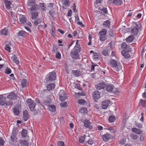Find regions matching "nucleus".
<instances>
[{"instance_id":"obj_22","label":"nucleus","mask_w":146,"mask_h":146,"mask_svg":"<svg viewBox=\"0 0 146 146\" xmlns=\"http://www.w3.org/2000/svg\"><path fill=\"white\" fill-rule=\"evenodd\" d=\"M19 142L22 146H29V142L26 140H20Z\"/></svg>"},{"instance_id":"obj_46","label":"nucleus","mask_w":146,"mask_h":146,"mask_svg":"<svg viewBox=\"0 0 146 146\" xmlns=\"http://www.w3.org/2000/svg\"><path fill=\"white\" fill-rule=\"evenodd\" d=\"M40 6H41V9L42 11H45L46 10V7L44 6V3H40Z\"/></svg>"},{"instance_id":"obj_2","label":"nucleus","mask_w":146,"mask_h":146,"mask_svg":"<svg viewBox=\"0 0 146 146\" xmlns=\"http://www.w3.org/2000/svg\"><path fill=\"white\" fill-rule=\"evenodd\" d=\"M107 30L105 29H102L99 32V39L101 41L103 42L107 39Z\"/></svg>"},{"instance_id":"obj_32","label":"nucleus","mask_w":146,"mask_h":146,"mask_svg":"<svg viewBox=\"0 0 146 146\" xmlns=\"http://www.w3.org/2000/svg\"><path fill=\"white\" fill-rule=\"evenodd\" d=\"M11 140L13 142H16L17 138L16 137V135L15 133H12V135H11Z\"/></svg>"},{"instance_id":"obj_8","label":"nucleus","mask_w":146,"mask_h":146,"mask_svg":"<svg viewBox=\"0 0 146 146\" xmlns=\"http://www.w3.org/2000/svg\"><path fill=\"white\" fill-rule=\"evenodd\" d=\"M121 48L123 50L122 51H130L131 50V48L129 47L127 43L125 42H123L121 44Z\"/></svg>"},{"instance_id":"obj_60","label":"nucleus","mask_w":146,"mask_h":146,"mask_svg":"<svg viewBox=\"0 0 146 146\" xmlns=\"http://www.w3.org/2000/svg\"><path fill=\"white\" fill-rule=\"evenodd\" d=\"M59 96H60V95L63 96L66 95L63 90H60L59 93Z\"/></svg>"},{"instance_id":"obj_52","label":"nucleus","mask_w":146,"mask_h":146,"mask_svg":"<svg viewBox=\"0 0 146 146\" xmlns=\"http://www.w3.org/2000/svg\"><path fill=\"white\" fill-rule=\"evenodd\" d=\"M92 65L91 66V71H94V68L96 66H98L97 64H94V63L92 62Z\"/></svg>"},{"instance_id":"obj_47","label":"nucleus","mask_w":146,"mask_h":146,"mask_svg":"<svg viewBox=\"0 0 146 146\" xmlns=\"http://www.w3.org/2000/svg\"><path fill=\"white\" fill-rule=\"evenodd\" d=\"M109 35L111 37H113L115 35L114 32V31L113 30L111 29L109 33Z\"/></svg>"},{"instance_id":"obj_39","label":"nucleus","mask_w":146,"mask_h":146,"mask_svg":"<svg viewBox=\"0 0 146 146\" xmlns=\"http://www.w3.org/2000/svg\"><path fill=\"white\" fill-rule=\"evenodd\" d=\"M7 33V30L6 29H4L0 31V34L1 35H6Z\"/></svg>"},{"instance_id":"obj_21","label":"nucleus","mask_w":146,"mask_h":146,"mask_svg":"<svg viewBox=\"0 0 146 146\" xmlns=\"http://www.w3.org/2000/svg\"><path fill=\"white\" fill-rule=\"evenodd\" d=\"M110 52L107 48L103 49L102 51V54L104 56H107L109 55Z\"/></svg>"},{"instance_id":"obj_5","label":"nucleus","mask_w":146,"mask_h":146,"mask_svg":"<svg viewBox=\"0 0 146 146\" xmlns=\"http://www.w3.org/2000/svg\"><path fill=\"white\" fill-rule=\"evenodd\" d=\"M140 29V28L139 26L135 23V25L133 27L131 30V33L133 35H136L138 34L139 31Z\"/></svg>"},{"instance_id":"obj_29","label":"nucleus","mask_w":146,"mask_h":146,"mask_svg":"<svg viewBox=\"0 0 146 146\" xmlns=\"http://www.w3.org/2000/svg\"><path fill=\"white\" fill-rule=\"evenodd\" d=\"M110 25V22L109 20H107L105 21L103 23V26L104 27L109 28Z\"/></svg>"},{"instance_id":"obj_53","label":"nucleus","mask_w":146,"mask_h":146,"mask_svg":"<svg viewBox=\"0 0 146 146\" xmlns=\"http://www.w3.org/2000/svg\"><path fill=\"white\" fill-rule=\"evenodd\" d=\"M13 60L14 62L17 64H18L19 63V61L17 57L16 56L13 57Z\"/></svg>"},{"instance_id":"obj_38","label":"nucleus","mask_w":146,"mask_h":146,"mask_svg":"<svg viewBox=\"0 0 146 146\" xmlns=\"http://www.w3.org/2000/svg\"><path fill=\"white\" fill-rule=\"evenodd\" d=\"M108 120L110 123H112L115 121V117L114 116L110 115L109 117Z\"/></svg>"},{"instance_id":"obj_3","label":"nucleus","mask_w":146,"mask_h":146,"mask_svg":"<svg viewBox=\"0 0 146 146\" xmlns=\"http://www.w3.org/2000/svg\"><path fill=\"white\" fill-rule=\"evenodd\" d=\"M56 78V73L54 72H50L46 75L45 78L46 82L48 83L49 82L53 81L55 80Z\"/></svg>"},{"instance_id":"obj_45","label":"nucleus","mask_w":146,"mask_h":146,"mask_svg":"<svg viewBox=\"0 0 146 146\" xmlns=\"http://www.w3.org/2000/svg\"><path fill=\"white\" fill-rule=\"evenodd\" d=\"M58 50V46L55 44H54L52 47V51L56 53Z\"/></svg>"},{"instance_id":"obj_63","label":"nucleus","mask_w":146,"mask_h":146,"mask_svg":"<svg viewBox=\"0 0 146 146\" xmlns=\"http://www.w3.org/2000/svg\"><path fill=\"white\" fill-rule=\"evenodd\" d=\"M76 5L75 3H73V9L74 12H77L78 11L77 9L76 8Z\"/></svg>"},{"instance_id":"obj_26","label":"nucleus","mask_w":146,"mask_h":146,"mask_svg":"<svg viewBox=\"0 0 146 146\" xmlns=\"http://www.w3.org/2000/svg\"><path fill=\"white\" fill-rule=\"evenodd\" d=\"M131 131L137 134H140L142 132V131L136 128H133L132 129Z\"/></svg>"},{"instance_id":"obj_35","label":"nucleus","mask_w":146,"mask_h":146,"mask_svg":"<svg viewBox=\"0 0 146 146\" xmlns=\"http://www.w3.org/2000/svg\"><path fill=\"white\" fill-rule=\"evenodd\" d=\"M38 14L37 12H35L31 13L32 19H35L38 16Z\"/></svg>"},{"instance_id":"obj_15","label":"nucleus","mask_w":146,"mask_h":146,"mask_svg":"<svg viewBox=\"0 0 146 146\" xmlns=\"http://www.w3.org/2000/svg\"><path fill=\"white\" fill-rule=\"evenodd\" d=\"M36 4V2L35 0H29L27 2V6L28 8L29 9L30 7L34 6Z\"/></svg>"},{"instance_id":"obj_61","label":"nucleus","mask_w":146,"mask_h":146,"mask_svg":"<svg viewBox=\"0 0 146 146\" xmlns=\"http://www.w3.org/2000/svg\"><path fill=\"white\" fill-rule=\"evenodd\" d=\"M75 88L79 90H82V88L80 87V85L79 84H76L75 85Z\"/></svg>"},{"instance_id":"obj_28","label":"nucleus","mask_w":146,"mask_h":146,"mask_svg":"<svg viewBox=\"0 0 146 146\" xmlns=\"http://www.w3.org/2000/svg\"><path fill=\"white\" fill-rule=\"evenodd\" d=\"M39 9V7L37 5H35L31 7H30V8L29 9V10L31 11L38 10Z\"/></svg>"},{"instance_id":"obj_18","label":"nucleus","mask_w":146,"mask_h":146,"mask_svg":"<svg viewBox=\"0 0 146 146\" xmlns=\"http://www.w3.org/2000/svg\"><path fill=\"white\" fill-rule=\"evenodd\" d=\"M139 105L140 107L141 106L144 108H146V100L141 99L139 100Z\"/></svg>"},{"instance_id":"obj_20","label":"nucleus","mask_w":146,"mask_h":146,"mask_svg":"<svg viewBox=\"0 0 146 146\" xmlns=\"http://www.w3.org/2000/svg\"><path fill=\"white\" fill-rule=\"evenodd\" d=\"M72 73L73 75L75 77H78L81 75V72L80 71L73 70H72Z\"/></svg>"},{"instance_id":"obj_50","label":"nucleus","mask_w":146,"mask_h":146,"mask_svg":"<svg viewBox=\"0 0 146 146\" xmlns=\"http://www.w3.org/2000/svg\"><path fill=\"white\" fill-rule=\"evenodd\" d=\"M121 67V65H117L116 67L115 68L116 69L115 70L117 72L121 71L122 70Z\"/></svg>"},{"instance_id":"obj_10","label":"nucleus","mask_w":146,"mask_h":146,"mask_svg":"<svg viewBox=\"0 0 146 146\" xmlns=\"http://www.w3.org/2000/svg\"><path fill=\"white\" fill-rule=\"evenodd\" d=\"M84 125L86 128L90 129H93V127L90 125L91 123L88 120L86 119L84 120L83 122Z\"/></svg>"},{"instance_id":"obj_33","label":"nucleus","mask_w":146,"mask_h":146,"mask_svg":"<svg viewBox=\"0 0 146 146\" xmlns=\"http://www.w3.org/2000/svg\"><path fill=\"white\" fill-rule=\"evenodd\" d=\"M122 3V0H114V4L116 5H120Z\"/></svg>"},{"instance_id":"obj_25","label":"nucleus","mask_w":146,"mask_h":146,"mask_svg":"<svg viewBox=\"0 0 146 146\" xmlns=\"http://www.w3.org/2000/svg\"><path fill=\"white\" fill-rule=\"evenodd\" d=\"M19 107L18 106H15L13 109L14 113L16 115H18L19 114Z\"/></svg>"},{"instance_id":"obj_58","label":"nucleus","mask_w":146,"mask_h":146,"mask_svg":"<svg viewBox=\"0 0 146 146\" xmlns=\"http://www.w3.org/2000/svg\"><path fill=\"white\" fill-rule=\"evenodd\" d=\"M55 11L51 10L50 11H49V13L50 15L53 18L54 17V15L55 14Z\"/></svg>"},{"instance_id":"obj_6","label":"nucleus","mask_w":146,"mask_h":146,"mask_svg":"<svg viewBox=\"0 0 146 146\" xmlns=\"http://www.w3.org/2000/svg\"><path fill=\"white\" fill-rule=\"evenodd\" d=\"M92 96L94 100L96 101L100 98V92L98 90L94 92L92 94Z\"/></svg>"},{"instance_id":"obj_42","label":"nucleus","mask_w":146,"mask_h":146,"mask_svg":"<svg viewBox=\"0 0 146 146\" xmlns=\"http://www.w3.org/2000/svg\"><path fill=\"white\" fill-rule=\"evenodd\" d=\"M67 98V95L62 96H59V99L60 101H65Z\"/></svg>"},{"instance_id":"obj_49","label":"nucleus","mask_w":146,"mask_h":146,"mask_svg":"<svg viewBox=\"0 0 146 146\" xmlns=\"http://www.w3.org/2000/svg\"><path fill=\"white\" fill-rule=\"evenodd\" d=\"M130 137L133 139L134 140H136L137 139L138 136L137 135H136L134 134H131L130 135Z\"/></svg>"},{"instance_id":"obj_23","label":"nucleus","mask_w":146,"mask_h":146,"mask_svg":"<svg viewBox=\"0 0 146 146\" xmlns=\"http://www.w3.org/2000/svg\"><path fill=\"white\" fill-rule=\"evenodd\" d=\"M110 64L111 66L113 68H116L117 66V62L114 59L110 60Z\"/></svg>"},{"instance_id":"obj_57","label":"nucleus","mask_w":146,"mask_h":146,"mask_svg":"<svg viewBox=\"0 0 146 146\" xmlns=\"http://www.w3.org/2000/svg\"><path fill=\"white\" fill-rule=\"evenodd\" d=\"M11 72V69L8 67L5 69V73L7 74H9Z\"/></svg>"},{"instance_id":"obj_55","label":"nucleus","mask_w":146,"mask_h":146,"mask_svg":"<svg viewBox=\"0 0 146 146\" xmlns=\"http://www.w3.org/2000/svg\"><path fill=\"white\" fill-rule=\"evenodd\" d=\"M57 146H65L64 142L62 141H59L57 144Z\"/></svg>"},{"instance_id":"obj_41","label":"nucleus","mask_w":146,"mask_h":146,"mask_svg":"<svg viewBox=\"0 0 146 146\" xmlns=\"http://www.w3.org/2000/svg\"><path fill=\"white\" fill-rule=\"evenodd\" d=\"M86 135H84L83 136L81 137L79 139V142L81 143H83L84 141Z\"/></svg>"},{"instance_id":"obj_7","label":"nucleus","mask_w":146,"mask_h":146,"mask_svg":"<svg viewBox=\"0 0 146 146\" xmlns=\"http://www.w3.org/2000/svg\"><path fill=\"white\" fill-rule=\"evenodd\" d=\"M110 103V101L109 100H106L103 101L102 104V109H106Z\"/></svg>"},{"instance_id":"obj_9","label":"nucleus","mask_w":146,"mask_h":146,"mask_svg":"<svg viewBox=\"0 0 146 146\" xmlns=\"http://www.w3.org/2000/svg\"><path fill=\"white\" fill-rule=\"evenodd\" d=\"M95 86L97 90H100L104 89L106 86V84L105 82H101L97 84Z\"/></svg>"},{"instance_id":"obj_14","label":"nucleus","mask_w":146,"mask_h":146,"mask_svg":"<svg viewBox=\"0 0 146 146\" xmlns=\"http://www.w3.org/2000/svg\"><path fill=\"white\" fill-rule=\"evenodd\" d=\"M19 20L20 23L23 24L26 23L27 19L26 17L24 15H20L19 17Z\"/></svg>"},{"instance_id":"obj_43","label":"nucleus","mask_w":146,"mask_h":146,"mask_svg":"<svg viewBox=\"0 0 146 146\" xmlns=\"http://www.w3.org/2000/svg\"><path fill=\"white\" fill-rule=\"evenodd\" d=\"M41 22V20L40 18L38 19L35 21L34 22V25H35L37 26Z\"/></svg>"},{"instance_id":"obj_36","label":"nucleus","mask_w":146,"mask_h":146,"mask_svg":"<svg viewBox=\"0 0 146 146\" xmlns=\"http://www.w3.org/2000/svg\"><path fill=\"white\" fill-rule=\"evenodd\" d=\"M4 3H5L6 8L8 9H9L11 8V2L10 1H7L4 2Z\"/></svg>"},{"instance_id":"obj_54","label":"nucleus","mask_w":146,"mask_h":146,"mask_svg":"<svg viewBox=\"0 0 146 146\" xmlns=\"http://www.w3.org/2000/svg\"><path fill=\"white\" fill-rule=\"evenodd\" d=\"M55 57L56 58L58 59H60L61 58V56L60 53L59 52H58L56 54Z\"/></svg>"},{"instance_id":"obj_13","label":"nucleus","mask_w":146,"mask_h":146,"mask_svg":"<svg viewBox=\"0 0 146 146\" xmlns=\"http://www.w3.org/2000/svg\"><path fill=\"white\" fill-rule=\"evenodd\" d=\"M7 97V98L11 100H12L16 99L17 98V96L14 92H11L9 94Z\"/></svg>"},{"instance_id":"obj_16","label":"nucleus","mask_w":146,"mask_h":146,"mask_svg":"<svg viewBox=\"0 0 146 146\" xmlns=\"http://www.w3.org/2000/svg\"><path fill=\"white\" fill-rule=\"evenodd\" d=\"M114 88V86L111 84H109L106 86V90L109 92H111Z\"/></svg>"},{"instance_id":"obj_1","label":"nucleus","mask_w":146,"mask_h":146,"mask_svg":"<svg viewBox=\"0 0 146 146\" xmlns=\"http://www.w3.org/2000/svg\"><path fill=\"white\" fill-rule=\"evenodd\" d=\"M81 48L79 46H75L70 52V56L74 60H76L79 58V53L80 51Z\"/></svg>"},{"instance_id":"obj_31","label":"nucleus","mask_w":146,"mask_h":146,"mask_svg":"<svg viewBox=\"0 0 146 146\" xmlns=\"http://www.w3.org/2000/svg\"><path fill=\"white\" fill-rule=\"evenodd\" d=\"M134 37L133 35H131L126 39V41L127 42H132L134 39Z\"/></svg>"},{"instance_id":"obj_51","label":"nucleus","mask_w":146,"mask_h":146,"mask_svg":"<svg viewBox=\"0 0 146 146\" xmlns=\"http://www.w3.org/2000/svg\"><path fill=\"white\" fill-rule=\"evenodd\" d=\"M13 104V102L10 100H8L7 101H6V100H5V105L6 106H10L12 105Z\"/></svg>"},{"instance_id":"obj_56","label":"nucleus","mask_w":146,"mask_h":146,"mask_svg":"<svg viewBox=\"0 0 146 146\" xmlns=\"http://www.w3.org/2000/svg\"><path fill=\"white\" fill-rule=\"evenodd\" d=\"M87 111V109L86 108H82L79 110L80 112L81 113H84Z\"/></svg>"},{"instance_id":"obj_37","label":"nucleus","mask_w":146,"mask_h":146,"mask_svg":"<svg viewBox=\"0 0 146 146\" xmlns=\"http://www.w3.org/2000/svg\"><path fill=\"white\" fill-rule=\"evenodd\" d=\"M27 133V131L26 129H23L21 131V134L23 137H26Z\"/></svg>"},{"instance_id":"obj_44","label":"nucleus","mask_w":146,"mask_h":146,"mask_svg":"<svg viewBox=\"0 0 146 146\" xmlns=\"http://www.w3.org/2000/svg\"><path fill=\"white\" fill-rule=\"evenodd\" d=\"M63 4L64 5L69 7L70 5L69 0H63Z\"/></svg>"},{"instance_id":"obj_59","label":"nucleus","mask_w":146,"mask_h":146,"mask_svg":"<svg viewBox=\"0 0 146 146\" xmlns=\"http://www.w3.org/2000/svg\"><path fill=\"white\" fill-rule=\"evenodd\" d=\"M86 102V101L83 99H80L78 101V103L81 104H84Z\"/></svg>"},{"instance_id":"obj_62","label":"nucleus","mask_w":146,"mask_h":146,"mask_svg":"<svg viewBox=\"0 0 146 146\" xmlns=\"http://www.w3.org/2000/svg\"><path fill=\"white\" fill-rule=\"evenodd\" d=\"M94 141L91 138L89 139L88 141V143L90 145H92L94 143Z\"/></svg>"},{"instance_id":"obj_30","label":"nucleus","mask_w":146,"mask_h":146,"mask_svg":"<svg viewBox=\"0 0 146 146\" xmlns=\"http://www.w3.org/2000/svg\"><path fill=\"white\" fill-rule=\"evenodd\" d=\"M48 109L51 112H54L56 110L55 106L54 105H50L48 106Z\"/></svg>"},{"instance_id":"obj_12","label":"nucleus","mask_w":146,"mask_h":146,"mask_svg":"<svg viewBox=\"0 0 146 146\" xmlns=\"http://www.w3.org/2000/svg\"><path fill=\"white\" fill-rule=\"evenodd\" d=\"M6 99V97L3 96V95H0V105L4 106Z\"/></svg>"},{"instance_id":"obj_19","label":"nucleus","mask_w":146,"mask_h":146,"mask_svg":"<svg viewBox=\"0 0 146 146\" xmlns=\"http://www.w3.org/2000/svg\"><path fill=\"white\" fill-rule=\"evenodd\" d=\"M55 86V84L53 83H51L50 84H48L47 85V89L48 91H50L52 89H53Z\"/></svg>"},{"instance_id":"obj_4","label":"nucleus","mask_w":146,"mask_h":146,"mask_svg":"<svg viewBox=\"0 0 146 146\" xmlns=\"http://www.w3.org/2000/svg\"><path fill=\"white\" fill-rule=\"evenodd\" d=\"M28 106L29 107L30 110L33 111L35 110V107L36 104L31 99H28L26 101Z\"/></svg>"},{"instance_id":"obj_34","label":"nucleus","mask_w":146,"mask_h":146,"mask_svg":"<svg viewBox=\"0 0 146 146\" xmlns=\"http://www.w3.org/2000/svg\"><path fill=\"white\" fill-rule=\"evenodd\" d=\"M106 129L109 130L111 133H115L116 132V130L114 127H109L106 128Z\"/></svg>"},{"instance_id":"obj_11","label":"nucleus","mask_w":146,"mask_h":146,"mask_svg":"<svg viewBox=\"0 0 146 146\" xmlns=\"http://www.w3.org/2000/svg\"><path fill=\"white\" fill-rule=\"evenodd\" d=\"M112 138V136L110 134H106L102 135V138L104 141H107Z\"/></svg>"},{"instance_id":"obj_64","label":"nucleus","mask_w":146,"mask_h":146,"mask_svg":"<svg viewBox=\"0 0 146 146\" xmlns=\"http://www.w3.org/2000/svg\"><path fill=\"white\" fill-rule=\"evenodd\" d=\"M60 106L61 107H65L66 106H67L68 105V104L66 102H65L64 103L62 102L60 104Z\"/></svg>"},{"instance_id":"obj_17","label":"nucleus","mask_w":146,"mask_h":146,"mask_svg":"<svg viewBox=\"0 0 146 146\" xmlns=\"http://www.w3.org/2000/svg\"><path fill=\"white\" fill-rule=\"evenodd\" d=\"M129 52L126 51H122L121 53L122 55L126 59H128L130 57V55L128 53Z\"/></svg>"},{"instance_id":"obj_24","label":"nucleus","mask_w":146,"mask_h":146,"mask_svg":"<svg viewBox=\"0 0 146 146\" xmlns=\"http://www.w3.org/2000/svg\"><path fill=\"white\" fill-rule=\"evenodd\" d=\"M28 114L27 111L25 110L23 111V119L25 121H26L27 120L28 118Z\"/></svg>"},{"instance_id":"obj_48","label":"nucleus","mask_w":146,"mask_h":146,"mask_svg":"<svg viewBox=\"0 0 146 146\" xmlns=\"http://www.w3.org/2000/svg\"><path fill=\"white\" fill-rule=\"evenodd\" d=\"M26 33V32H25L23 31H20L18 33V35L19 36H23L25 35Z\"/></svg>"},{"instance_id":"obj_40","label":"nucleus","mask_w":146,"mask_h":146,"mask_svg":"<svg viewBox=\"0 0 146 146\" xmlns=\"http://www.w3.org/2000/svg\"><path fill=\"white\" fill-rule=\"evenodd\" d=\"M93 57L96 60H97L100 59V56L99 54L98 53H94L93 54Z\"/></svg>"},{"instance_id":"obj_27","label":"nucleus","mask_w":146,"mask_h":146,"mask_svg":"<svg viewBox=\"0 0 146 146\" xmlns=\"http://www.w3.org/2000/svg\"><path fill=\"white\" fill-rule=\"evenodd\" d=\"M28 83L27 81L25 79H23L22 80L21 85L23 88L26 87L28 85Z\"/></svg>"}]
</instances>
